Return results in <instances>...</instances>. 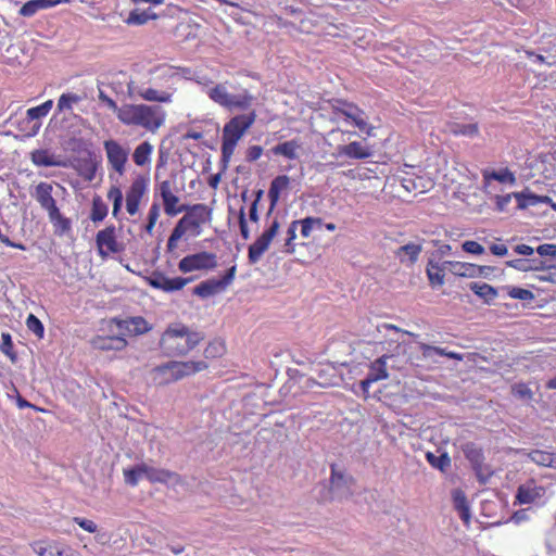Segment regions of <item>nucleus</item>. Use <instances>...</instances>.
<instances>
[{
  "mask_svg": "<svg viewBox=\"0 0 556 556\" xmlns=\"http://www.w3.org/2000/svg\"><path fill=\"white\" fill-rule=\"evenodd\" d=\"M290 186V178L287 175H279L275 177L268 190V199L270 201V208L273 210L279 202L281 192L287 190Z\"/></svg>",
  "mask_w": 556,
  "mask_h": 556,
  "instance_id": "obj_28",
  "label": "nucleus"
},
{
  "mask_svg": "<svg viewBox=\"0 0 556 556\" xmlns=\"http://www.w3.org/2000/svg\"><path fill=\"white\" fill-rule=\"evenodd\" d=\"M469 288L488 304L492 303L497 296V290L485 282H471Z\"/></svg>",
  "mask_w": 556,
  "mask_h": 556,
  "instance_id": "obj_36",
  "label": "nucleus"
},
{
  "mask_svg": "<svg viewBox=\"0 0 556 556\" xmlns=\"http://www.w3.org/2000/svg\"><path fill=\"white\" fill-rule=\"evenodd\" d=\"M453 503L455 509L458 511L460 519L465 525L470 522V509L464 491L457 489L453 491Z\"/></svg>",
  "mask_w": 556,
  "mask_h": 556,
  "instance_id": "obj_32",
  "label": "nucleus"
},
{
  "mask_svg": "<svg viewBox=\"0 0 556 556\" xmlns=\"http://www.w3.org/2000/svg\"><path fill=\"white\" fill-rule=\"evenodd\" d=\"M1 339H2V342L0 345L1 352L3 354H5L7 356H9L12 361H14L15 354L13 353V342H12V338H11L10 333L3 332L1 334Z\"/></svg>",
  "mask_w": 556,
  "mask_h": 556,
  "instance_id": "obj_58",
  "label": "nucleus"
},
{
  "mask_svg": "<svg viewBox=\"0 0 556 556\" xmlns=\"http://www.w3.org/2000/svg\"><path fill=\"white\" fill-rule=\"evenodd\" d=\"M298 220L299 226L301 227V236L303 238H309L315 228H320L323 226V219L319 217H305Z\"/></svg>",
  "mask_w": 556,
  "mask_h": 556,
  "instance_id": "obj_48",
  "label": "nucleus"
},
{
  "mask_svg": "<svg viewBox=\"0 0 556 556\" xmlns=\"http://www.w3.org/2000/svg\"><path fill=\"white\" fill-rule=\"evenodd\" d=\"M91 344L99 351H122L127 346V341L119 336H97Z\"/></svg>",
  "mask_w": 556,
  "mask_h": 556,
  "instance_id": "obj_22",
  "label": "nucleus"
},
{
  "mask_svg": "<svg viewBox=\"0 0 556 556\" xmlns=\"http://www.w3.org/2000/svg\"><path fill=\"white\" fill-rule=\"evenodd\" d=\"M338 155L355 160H364L369 157L371 153L369 149L363 146L359 141H353L349 144L340 146L338 148Z\"/></svg>",
  "mask_w": 556,
  "mask_h": 556,
  "instance_id": "obj_27",
  "label": "nucleus"
},
{
  "mask_svg": "<svg viewBox=\"0 0 556 556\" xmlns=\"http://www.w3.org/2000/svg\"><path fill=\"white\" fill-rule=\"evenodd\" d=\"M541 274L535 276V279L539 281H546L551 283V288L547 289H540L534 283L530 285L531 288L535 289L536 291H547V292H555L554 287L556 286V266H547L544 263V268H540Z\"/></svg>",
  "mask_w": 556,
  "mask_h": 556,
  "instance_id": "obj_39",
  "label": "nucleus"
},
{
  "mask_svg": "<svg viewBox=\"0 0 556 556\" xmlns=\"http://www.w3.org/2000/svg\"><path fill=\"white\" fill-rule=\"evenodd\" d=\"M300 149V144L296 140H289L275 146L271 151L275 155H282L289 160L298 157L296 151Z\"/></svg>",
  "mask_w": 556,
  "mask_h": 556,
  "instance_id": "obj_40",
  "label": "nucleus"
},
{
  "mask_svg": "<svg viewBox=\"0 0 556 556\" xmlns=\"http://www.w3.org/2000/svg\"><path fill=\"white\" fill-rule=\"evenodd\" d=\"M96 247L98 255L102 260H106L113 254H121L126 249L125 243L118 240L114 225H109L97 232Z\"/></svg>",
  "mask_w": 556,
  "mask_h": 556,
  "instance_id": "obj_8",
  "label": "nucleus"
},
{
  "mask_svg": "<svg viewBox=\"0 0 556 556\" xmlns=\"http://www.w3.org/2000/svg\"><path fill=\"white\" fill-rule=\"evenodd\" d=\"M257 114L254 110L232 116L223 127L222 160L228 163L232 157L239 141L254 125Z\"/></svg>",
  "mask_w": 556,
  "mask_h": 556,
  "instance_id": "obj_4",
  "label": "nucleus"
},
{
  "mask_svg": "<svg viewBox=\"0 0 556 556\" xmlns=\"http://www.w3.org/2000/svg\"><path fill=\"white\" fill-rule=\"evenodd\" d=\"M185 229H181L180 226L176 224L167 241L168 251L176 249L177 242L185 236Z\"/></svg>",
  "mask_w": 556,
  "mask_h": 556,
  "instance_id": "obj_59",
  "label": "nucleus"
},
{
  "mask_svg": "<svg viewBox=\"0 0 556 556\" xmlns=\"http://www.w3.org/2000/svg\"><path fill=\"white\" fill-rule=\"evenodd\" d=\"M70 2L71 0H29L22 5L20 14L25 17H30L40 10H46L58 4Z\"/></svg>",
  "mask_w": 556,
  "mask_h": 556,
  "instance_id": "obj_24",
  "label": "nucleus"
},
{
  "mask_svg": "<svg viewBox=\"0 0 556 556\" xmlns=\"http://www.w3.org/2000/svg\"><path fill=\"white\" fill-rule=\"evenodd\" d=\"M421 252V247L419 244H415V243H408V244H405L403 247H401L399 250H397V255L401 256L402 253H405L409 256V261L410 262H416L417 258H418V255L420 254Z\"/></svg>",
  "mask_w": 556,
  "mask_h": 556,
  "instance_id": "obj_56",
  "label": "nucleus"
},
{
  "mask_svg": "<svg viewBox=\"0 0 556 556\" xmlns=\"http://www.w3.org/2000/svg\"><path fill=\"white\" fill-rule=\"evenodd\" d=\"M34 198L39 203L40 207L49 214V212H53L59 208L56 205V201L53 198V186L50 182L41 181L39 182L34 192Z\"/></svg>",
  "mask_w": 556,
  "mask_h": 556,
  "instance_id": "obj_19",
  "label": "nucleus"
},
{
  "mask_svg": "<svg viewBox=\"0 0 556 556\" xmlns=\"http://www.w3.org/2000/svg\"><path fill=\"white\" fill-rule=\"evenodd\" d=\"M514 198L518 201L519 208H526L530 205H535L540 202H544L547 197L536 195L531 192H514Z\"/></svg>",
  "mask_w": 556,
  "mask_h": 556,
  "instance_id": "obj_45",
  "label": "nucleus"
},
{
  "mask_svg": "<svg viewBox=\"0 0 556 556\" xmlns=\"http://www.w3.org/2000/svg\"><path fill=\"white\" fill-rule=\"evenodd\" d=\"M153 146L149 141L138 144L132 153V161L137 166L143 167L151 162Z\"/></svg>",
  "mask_w": 556,
  "mask_h": 556,
  "instance_id": "obj_33",
  "label": "nucleus"
},
{
  "mask_svg": "<svg viewBox=\"0 0 556 556\" xmlns=\"http://www.w3.org/2000/svg\"><path fill=\"white\" fill-rule=\"evenodd\" d=\"M208 365L204 361L176 362L156 366L152 370L153 381L159 386H166L182 378L192 376L197 372L207 369Z\"/></svg>",
  "mask_w": 556,
  "mask_h": 556,
  "instance_id": "obj_5",
  "label": "nucleus"
},
{
  "mask_svg": "<svg viewBox=\"0 0 556 556\" xmlns=\"http://www.w3.org/2000/svg\"><path fill=\"white\" fill-rule=\"evenodd\" d=\"M225 353V344L220 340L211 341L204 350L206 358L220 357Z\"/></svg>",
  "mask_w": 556,
  "mask_h": 556,
  "instance_id": "obj_53",
  "label": "nucleus"
},
{
  "mask_svg": "<svg viewBox=\"0 0 556 556\" xmlns=\"http://www.w3.org/2000/svg\"><path fill=\"white\" fill-rule=\"evenodd\" d=\"M108 199L112 201V215L114 218H118L122 205H123V192L119 187L111 186L106 194Z\"/></svg>",
  "mask_w": 556,
  "mask_h": 556,
  "instance_id": "obj_44",
  "label": "nucleus"
},
{
  "mask_svg": "<svg viewBox=\"0 0 556 556\" xmlns=\"http://www.w3.org/2000/svg\"><path fill=\"white\" fill-rule=\"evenodd\" d=\"M83 96L74 92H64L60 96L56 103V112L59 114L70 112L75 105L83 101Z\"/></svg>",
  "mask_w": 556,
  "mask_h": 556,
  "instance_id": "obj_38",
  "label": "nucleus"
},
{
  "mask_svg": "<svg viewBox=\"0 0 556 556\" xmlns=\"http://www.w3.org/2000/svg\"><path fill=\"white\" fill-rule=\"evenodd\" d=\"M418 348L421 351V354L425 358H428L432 355V353L438 354L440 356H446L451 359L463 361L464 357L460 353L447 351L446 349L440 346H432L424 342L418 343Z\"/></svg>",
  "mask_w": 556,
  "mask_h": 556,
  "instance_id": "obj_35",
  "label": "nucleus"
},
{
  "mask_svg": "<svg viewBox=\"0 0 556 556\" xmlns=\"http://www.w3.org/2000/svg\"><path fill=\"white\" fill-rule=\"evenodd\" d=\"M528 457L533 462L534 464L539 466L548 467L552 466L554 462V455L549 452L540 451V450H533L528 454Z\"/></svg>",
  "mask_w": 556,
  "mask_h": 556,
  "instance_id": "obj_49",
  "label": "nucleus"
},
{
  "mask_svg": "<svg viewBox=\"0 0 556 556\" xmlns=\"http://www.w3.org/2000/svg\"><path fill=\"white\" fill-rule=\"evenodd\" d=\"M545 494V489L538 485L534 480L521 484L517 489L516 501L520 505L532 504Z\"/></svg>",
  "mask_w": 556,
  "mask_h": 556,
  "instance_id": "obj_20",
  "label": "nucleus"
},
{
  "mask_svg": "<svg viewBox=\"0 0 556 556\" xmlns=\"http://www.w3.org/2000/svg\"><path fill=\"white\" fill-rule=\"evenodd\" d=\"M237 274V266L232 265L229 267L223 277L211 278L200 282L193 289V294L206 299L213 296L219 292L225 291L230 285H232Z\"/></svg>",
  "mask_w": 556,
  "mask_h": 556,
  "instance_id": "obj_10",
  "label": "nucleus"
},
{
  "mask_svg": "<svg viewBox=\"0 0 556 556\" xmlns=\"http://www.w3.org/2000/svg\"><path fill=\"white\" fill-rule=\"evenodd\" d=\"M109 167L118 176H124L128 162L129 150L117 140L108 139L103 142Z\"/></svg>",
  "mask_w": 556,
  "mask_h": 556,
  "instance_id": "obj_12",
  "label": "nucleus"
},
{
  "mask_svg": "<svg viewBox=\"0 0 556 556\" xmlns=\"http://www.w3.org/2000/svg\"><path fill=\"white\" fill-rule=\"evenodd\" d=\"M463 250L470 254L480 255L484 252V248L477 241L467 240L462 245Z\"/></svg>",
  "mask_w": 556,
  "mask_h": 556,
  "instance_id": "obj_61",
  "label": "nucleus"
},
{
  "mask_svg": "<svg viewBox=\"0 0 556 556\" xmlns=\"http://www.w3.org/2000/svg\"><path fill=\"white\" fill-rule=\"evenodd\" d=\"M142 471L144 472V477L151 483H167L169 480L178 478L176 472L169 471L167 469L154 468L146 463H142Z\"/></svg>",
  "mask_w": 556,
  "mask_h": 556,
  "instance_id": "obj_29",
  "label": "nucleus"
},
{
  "mask_svg": "<svg viewBox=\"0 0 556 556\" xmlns=\"http://www.w3.org/2000/svg\"><path fill=\"white\" fill-rule=\"evenodd\" d=\"M109 213L108 205L100 195H94L91 203L90 219L93 223L102 222Z\"/></svg>",
  "mask_w": 556,
  "mask_h": 556,
  "instance_id": "obj_41",
  "label": "nucleus"
},
{
  "mask_svg": "<svg viewBox=\"0 0 556 556\" xmlns=\"http://www.w3.org/2000/svg\"><path fill=\"white\" fill-rule=\"evenodd\" d=\"M160 205L153 202L149 208L147 224L144 226L147 233L152 235L155 224L160 217Z\"/></svg>",
  "mask_w": 556,
  "mask_h": 556,
  "instance_id": "obj_52",
  "label": "nucleus"
},
{
  "mask_svg": "<svg viewBox=\"0 0 556 556\" xmlns=\"http://www.w3.org/2000/svg\"><path fill=\"white\" fill-rule=\"evenodd\" d=\"M448 130L454 136L473 137L479 134V127H478V124H476V123H471V124L451 123L448 125Z\"/></svg>",
  "mask_w": 556,
  "mask_h": 556,
  "instance_id": "obj_42",
  "label": "nucleus"
},
{
  "mask_svg": "<svg viewBox=\"0 0 556 556\" xmlns=\"http://www.w3.org/2000/svg\"><path fill=\"white\" fill-rule=\"evenodd\" d=\"M511 392L514 395L520 397V399H531L532 397V391L526 383H517L513 386Z\"/></svg>",
  "mask_w": 556,
  "mask_h": 556,
  "instance_id": "obj_62",
  "label": "nucleus"
},
{
  "mask_svg": "<svg viewBox=\"0 0 556 556\" xmlns=\"http://www.w3.org/2000/svg\"><path fill=\"white\" fill-rule=\"evenodd\" d=\"M30 161L38 167H64L66 162L61 155L51 152L48 149H36L30 152Z\"/></svg>",
  "mask_w": 556,
  "mask_h": 556,
  "instance_id": "obj_18",
  "label": "nucleus"
},
{
  "mask_svg": "<svg viewBox=\"0 0 556 556\" xmlns=\"http://www.w3.org/2000/svg\"><path fill=\"white\" fill-rule=\"evenodd\" d=\"M216 267V254L207 251H201L186 255L178 263V269L182 274H188L195 270H213Z\"/></svg>",
  "mask_w": 556,
  "mask_h": 556,
  "instance_id": "obj_11",
  "label": "nucleus"
},
{
  "mask_svg": "<svg viewBox=\"0 0 556 556\" xmlns=\"http://www.w3.org/2000/svg\"><path fill=\"white\" fill-rule=\"evenodd\" d=\"M173 189V182L168 179L161 181L155 188V192L162 198L164 212L167 216H176L187 210L186 205H180V199Z\"/></svg>",
  "mask_w": 556,
  "mask_h": 556,
  "instance_id": "obj_15",
  "label": "nucleus"
},
{
  "mask_svg": "<svg viewBox=\"0 0 556 556\" xmlns=\"http://www.w3.org/2000/svg\"><path fill=\"white\" fill-rule=\"evenodd\" d=\"M337 105H333V113L340 114L350 119L355 127L367 135L371 134L372 127L367 123L366 113L352 102L344 100H337Z\"/></svg>",
  "mask_w": 556,
  "mask_h": 556,
  "instance_id": "obj_13",
  "label": "nucleus"
},
{
  "mask_svg": "<svg viewBox=\"0 0 556 556\" xmlns=\"http://www.w3.org/2000/svg\"><path fill=\"white\" fill-rule=\"evenodd\" d=\"M445 269H447L445 262L442 265L434 262L428 263L427 276L432 287H440L444 283Z\"/></svg>",
  "mask_w": 556,
  "mask_h": 556,
  "instance_id": "obj_37",
  "label": "nucleus"
},
{
  "mask_svg": "<svg viewBox=\"0 0 556 556\" xmlns=\"http://www.w3.org/2000/svg\"><path fill=\"white\" fill-rule=\"evenodd\" d=\"M466 459L471 464L478 478H482L486 471L484 454L480 446L473 442H467L462 446Z\"/></svg>",
  "mask_w": 556,
  "mask_h": 556,
  "instance_id": "obj_17",
  "label": "nucleus"
},
{
  "mask_svg": "<svg viewBox=\"0 0 556 556\" xmlns=\"http://www.w3.org/2000/svg\"><path fill=\"white\" fill-rule=\"evenodd\" d=\"M503 290H505L507 295L514 300H520L525 302H530L534 300V294L529 289H523L521 287L516 286H505L503 287Z\"/></svg>",
  "mask_w": 556,
  "mask_h": 556,
  "instance_id": "obj_47",
  "label": "nucleus"
},
{
  "mask_svg": "<svg viewBox=\"0 0 556 556\" xmlns=\"http://www.w3.org/2000/svg\"><path fill=\"white\" fill-rule=\"evenodd\" d=\"M493 180L513 186L516 184V176L507 167L502 168L500 170L483 169L482 170V184H483L484 190H486L489 187H491V184Z\"/></svg>",
  "mask_w": 556,
  "mask_h": 556,
  "instance_id": "obj_21",
  "label": "nucleus"
},
{
  "mask_svg": "<svg viewBox=\"0 0 556 556\" xmlns=\"http://www.w3.org/2000/svg\"><path fill=\"white\" fill-rule=\"evenodd\" d=\"M74 522H76L81 529L89 533H94L98 529L97 525L90 519L75 517Z\"/></svg>",
  "mask_w": 556,
  "mask_h": 556,
  "instance_id": "obj_63",
  "label": "nucleus"
},
{
  "mask_svg": "<svg viewBox=\"0 0 556 556\" xmlns=\"http://www.w3.org/2000/svg\"><path fill=\"white\" fill-rule=\"evenodd\" d=\"M426 459L431 465V467L441 471H445L451 466V457L446 452L439 456L434 455L432 452H427Z\"/></svg>",
  "mask_w": 556,
  "mask_h": 556,
  "instance_id": "obj_46",
  "label": "nucleus"
},
{
  "mask_svg": "<svg viewBox=\"0 0 556 556\" xmlns=\"http://www.w3.org/2000/svg\"><path fill=\"white\" fill-rule=\"evenodd\" d=\"M203 339L201 332L192 331L182 324H174L165 329L159 345L167 357H180L195 349Z\"/></svg>",
  "mask_w": 556,
  "mask_h": 556,
  "instance_id": "obj_2",
  "label": "nucleus"
},
{
  "mask_svg": "<svg viewBox=\"0 0 556 556\" xmlns=\"http://www.w3.org/2000/svg\"><path fill=\"white\" fill-rule=\"evenodd\" d=\"M536 252L542 257H551L556 261V244L544 243L536 248Z\"/></svg>",
  "mask_w": 556,
  "mask_h": 556,
  "instance_id": "obj_60",
  "label": "nucleus"
},
{
  "mask_svg": "<svg viewBox=\"0 0 556 556\" xmlns=\"http://www.w3.org/2000/svg\"><path fill=\"white\" fill-rule=\"evenodd\" d=\"M123 473L126 484L130 486L138 485L139 480L144 476V472L142 471V463L131 468H125Z\"/></svg>",
  "mask_w": 556,
  "mask_h": 556,
  "instance_id": "obj_50",
  "label": "nucleus"
},
{
  "mask_svg": "<svg viewBox=\"0 0 556 556\" xmlns=\"http://www.w3.org/2000/svg\"><path fill=\"white\" fill-rule=\"evenodd\" d=\"M507 267H511L519 271H530V270H539L540 268H544V261L536 258H516L510 260L505 263Z\"/></svg>",
  "mask_w": 556,
  "mask_h": 556,
  "instance_id": "obj_34",
  "label": "nucleus"
},
{
  "mask_svg": "<svg viewBox=\"0 0 556 556\" xmlns=\"http://www.w3.org/2000/svg\"><path fill=\"white\" fill-rule=\"evenodd\" d=\"M445 265L447 266V270L455 276L473 278L479 277L480 274L478 265L476 264L448 261L445 262Z\"/></svg>",
  "mask_w": 556,
  "mask_h": 556,
  "instance_id": "obj_31",
  "label": "nucleus"
},
{
  "mask_svg": "<svg viewBox=\"0 0 556 556\" xmlns=\"http://www.w3.org/2000/svg\"><path fill=\"white\" fill-rule=\"evenodd\" d=\"M149 80L155 87L138 89V97L148 102L170 103L176 91L175 81L179 79L175 67L161 64L150 71Z\"/></svg>",
  "mask_w": 556,
  "mask_h": 556,
  "instance_id": "obj_3",
  "label": "nucleus"
},
{
  "mask_svg": "<svg viewBox=\"0 0 556 556\" xmlns=\"http://www.w3.org/2000/svg\"><path fill=\"white\" fill-rule=\"evenodd\" d=\"M157 18V15L155 13L149 14L148 11H140L138 9H135L129 12L127 18L125 20V23L127 25H144L148 23L149 20H155Z\"/></svg>",
  "mask_w": 556,
  "mask_h": 556,
  "instance_id": "obj_43",
  "label": "nucleus"
},
{
  "mask_svg": "<svg viewBox=\"0 0 556 556\" xmlns=\"http://www.w3.org/2000/svg\"><path fill=\"white\" fill-rule=\"evenodd\" d=\"M49 220L52 224L53 232L58 237H63L71 232L72 230V220L64 216L60 208L54 210L53 212H49L48 214Z\"/></svg>",
  "mask_w": 556,
  "mask_h": 556,
  "instance_id": "obj_26",
  "label": "nucleus"
},
{
  "mask_svg": "<svg viewBox=\"0 0 556 556\" xmlns=\"http://www.w3.org/2000/svg\"><path fill=\"white\" fill-rule=\"evenodd\" d=\"M208 98L218 105L232 111V110H248L253 101L254 96L248 90L239 94H231L223 84H218L207 91Z\"/></svg>",
  "mask_w": 556,
  "mask_h": 556,
  "instance_id": "obj_6",
  "label": "nucleus"
},
{
  "mask_svg": "<svg viewBox=\"0 0 556 556\" xmlns=\"http://www.w3.org/2000/svg\"><path fill=\"white\" fill-rule=\"evenodd\" d=\"M299 228V220H293L287 229V238L285 241V252L293 254L295 252L296 244L294 240L296 238V230Z\"/></svg>",
  "mask_w": 556,
  "mask_h": 556,
  "instance_id": "obj_51",
  "label": "nucleus"
},
{
  "mask_svg": "<svg viewBox=\"0 0 556 556\" xmlns=\"http://www.w3.org/2000/svg\"><path fill=\"white\" fill-rule=\"evenodd\" d=\"M52 106H53V101L47 100L43 103H41L40 105L34 106V108H30L27 110L26 118L29 123H34V125H33V134L34 135L37 132V130L40 127V123H38V121L40 118L47 116L49 114V112L51 111Z\"/></svg>",
  "mask_w": 556,
  "mask_h": 556,
  "instance_id": "obj_30",
  "label": "nucleus"
},
{
  "mask_svg": "<svg viewBox=\"0 0 556 556\" xmlns=\"http://www.w3.org/2000/svg\"><path fill=\"white\" fill-rule=\"evenodd\" d=\"M26 326L28 330L34 332L39 339L43 338L45 327L42 323L34 314H29L27 316Z\"/></svg>",
  "mask_w": 556,
  "mask_h": 556,
  "instance_id": "obj_55",
  "label": "nucleus"
},
{
  "mask_svg": "<svg viewBox=\"0 0 556 556\" xmlns=\"http://www.w3.org/2000/svg\"><path fill=\"white\" fill-rule=\"evenodd\" d=\"M387 377H388V372H387L386 362L382 358H378L377 361H375L371 364L370 370H369L367 377L364 380H362V382H361V387L364 391H367L368 388L374 382L386 379Z\"/></svg>",
  "mask_w": 556,
  "mask_h": 556,
  "instance_id": "obj_25",
  "label": "nucleus"
},
{
  "mask_svg": "<svg viewBox=\"0 0 556 556\" xmlns=\"http://www.w3.org/2000/svg\"><path fill=\"white\" fill-rule=\"evenodd\" d=\"M541 53L548 58L547 66L556 65V42L548 41L545 42L540 48Z\"/></svg>",
  "mask_w": 556,
  "mask_h": 556,
  "instance_id": "obj_57",
  "label": "nucleus"
},
{
  "mask_svg": "<svg viewBox=\"0 0 556 556\" xmlns=\"http://www.w3.org/2000/svg\"><path fill=\"white\" fill-rule=\"evenodd\" d=\"M127 323L135 326L132 330L135 333H143L149 330L148 324L142 317H134Z\"/></svg>",
  "mask_w": 556,
  "mask_h": 556,
  "instance_id": "obj_64",
  "label": "nucleus"
},
{
  "mask_svg": "<svg viewBox=\"0 0 556 556\" xmlns=\"http://www.w3.org/2000/svg\"><path fill=\"white\" fill-rule=\"evenodd\" d=\"M34 552L39 556H66L71 547L58 542H35Z\"/></svg>",
  "mask_w": 556,
  "mask_h": 556,
  "instance_id": "obj_23",
  "label": "nucleus"
},
{
  "mask_svg": "<svg viewBox=\"0 0 556 556\" xmlns=\"http://www.w3.org/2000/svg\"><path fill=\"white\" fill-rule=\"evenodd\" d=\"M211 219L212 208L206 204L199 203L190 206L186 215L178 220L177 225L180 226L181 229H185V232L199 236L202 226L211 222Z\"/></svg>",
  "mask_w": 556,
  "mask_h": 556,
  "instance_id": "obj_7",
  "label": "nucleus"
},
{
  "mask_svg": "<svg viewBox=\"0 0 556 556\" xmlns=\"http://www.w3.org/2000/svg\"><path fill=\"white\" fill-rule=\"evenodd\" d=\"M191 280V278L184 277L169 278L161 271H153L150 277H148V283L152 288L162 290L164 292H175L182 290L185 286L188 285Z\"/></svg>",
  "mask_w": 556,
  "mask_h": 556,
  "instance_id": "obj_16",
  "label": "nucleus"
},
{
  "mask_svg": "<svg viewBox=\"0 0 556 556\" xmlns=\"http://www.w3.org/2000/svg\"><path fill=\"white\" fill-rule=\"evenodd\" d=\"M98 99L104 106L115 113L116 118L124 126L155 134L165 124L166 112L160 105L124 103L118 106L116 101L101 89H99Z\"/></svg>",
  "mask_w": 556,
  "mask_h": 556,
  "instance_id": "obj_1",
  "label": "nucleus"
},
{
  "mask_svg": "<svg viewBox=\"0 0 556 556\" xmlns=\"http://www.w3.org/2000/svg\"><path fill=\"white\" fill-rule=\"evenodd\" d=\"M354 480L352 477H346L343 472L337 470L336 466H331L330 483L332 488L339 489L341 485L352 483Z\"/></svg>",
  "mask_w": 556,
  "mask_h": 556,
  "instance_id": "obj_54",
  "label": "nucleus"
},
{
  "mask_svg": "<svg viewBox=\"0 0 556 556\" xmlns=\"http://www.w3.org/2000/svg\"><path fill=\"white\" fill-rule=\"evenodd\" d=\"M280 224L275 218L270 226L249 247L248 258L250 264H256L268 250L273 239L277 236Z\"/></svg>",
  "mask_w": 556,
  "mask_h": 556,
  "instance_id": "obj_14",
  "label": "nucleus"
},
{
  "mask_svg": "<svg viewBox=\"0 0 556 556\" xmlns=\"http://www.w3.org/2000/svg\"><path fill=\"white\" fill-rule=\"evenodd\" d=\"M150 178L148 175H137L125 193L126 212L134 216L138 214L140 204L149 191Z\"/></svg>",
  "mask_w": 556,
  "mask_h": 556,
  "instance_id": "obj_9",
  "label": "nucleus"
}]
</instances>
